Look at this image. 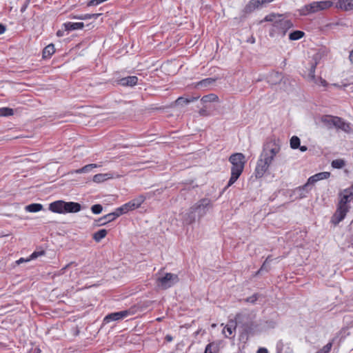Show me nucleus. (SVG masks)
Listing matches in <instances>:
<instances>
[{"label":"nucleus","mask_w":353,"mask_h":353,"mask_svg":"<svg viewBox=\"0 0 353 353\" xmlns=\"http://www.w3.org/2000/svg\"><path fill=\"white\" fill-rule=\"evenodd\" d=\"M212 207L213 204L210 199L203 198L199 200L183 214L182 219L183 223L190 225L196 220H200Z\"/></svg>","instance_id":"obj_1"},{"label":"nucleus","mask_w":353,"mask_h":353,"mask_svg":"<svg viewBox=\"0 0 353 353\" xmlns=\"http://www.w3.org/2000/svg\"><path fill=\"white\" fill-rule=\"evenodd\" d=\"M353 201V192L350 189H345L340 194V201L338 208L332 218L334 225L339 223L346 216L349 211V203Z\"/></svg>","instance_id":"obj_2"},{"label":"nucleus","mask_w":353,"mask_h":353,"mask_svg":"<svg viewBox=\"0 0 353 353\" xmlns=\"http://www.w3.org/2000/svg\"><path fill=\"white\" fill-rule=\"evenodd\" d=\"M229 161L232 164L231 176L227 187L231 186L237 181L242 174L246 163L245 155L239 152L232 154L229 158Z\"/></svg>","instance_id":"obj_3"},{"label":"nucleus","mask_w":353,"mask_h":353,"mask_svg":"<svg viewBox=\"0 0 353 353\" xmlns=\"http://www.w3.org/2000/svg\"><path fill=\"white\" fill-rule=\"evenodd\" d=\"M333 6V2L331 1H313L311 3L305 5L301 8L298 12L301 16H307L311 14H314L320 11L325 10Z\"/></svg>","instance_id":"obj_4"},{"label":"nucleus","mask_w":353,"mask_h":353,"mask_svg":"<svg viewBox=\"0 0 353 353\" xmlns=\"http://www.w3.org/2000/svg\"><path fill=\"white\" fill-rule=\"evenodd\" d=\"M179 281V276L176 274L159 272L156 274V285L161 290H167L176 284Z\"/></svg>","instance_id":"obj_5"},{"label":"nucleus","mask_w":353,"mask_h":353,"mask_svg":"<svg viewBox=\"0 0 353 353\" xmlns=\"http://www.w3.org/2000/svg\"><path fill=\"white\" fill-rule=\"evenodd\" d=\"M274 157L273 155L263 152L255 169L256 177L261 178L264 175L274 161Z\"/></svg>","instance_id":"obj_6"},{"label":"nucleus","mask_w":353,"mask_h":353,"mask_svg":"<svg viewBox=\"0 0 353 353\" xmlns=\"http://www.w3.org/2000/svg\"><path fill=\"white\" fill-rule=\"evenodd\" d=\"M267 80L270 85H278L281 88L292 85L288 79L278 72H270L267 77Z\"/></svg>","instance_id":"obj_7"},{"label":"nucleus","mask_w":353,"mask_h":353,"mask_svg":"<svg viewBox=\"0 0 353 353\" xmlns=\"http://www.w3.org/2000/svg\"><path fill=\"white\" fill-rule=\"evenodd\" d=\"M145 196L141 194L130 201L125 203L122 206L118 208V211L121 214H126L129 211L134 210L139 208L141 204L145 201Z\"/></svg>","instance_id":"obj_8"},{"label":"nucleus","mask_w":353,"mask_h":353,"mask_svg":"<svg viewBox=\"0 0 353 353\" xmlns=\"http://www.w3.org/2000/svg\"><path fill=\"white\" fill-rule=\"evenodd\" d=\"M132 314L133 312L130 310L111 313L104 318V321L109 323L110 321L121 320Z\"/></svg>","instance_id":"obj_9"},{"label":"nucleus","mask_w":353,"mask_h":353,"mask_svg":"<svg viewBox=\"0 0 353 353\" xmlns=\"http://www.w3.org/2000/svg\"><path fill=\"white\" fill-rule=\"evenodd\" d=\"M274 27L281 30L285 34L288 30L293 27V23L290 20L281 17L278 21H275Z\"/></svg>","instance_id":"obj_10"},{"label":"nucleus","mask_w":353,"mask_h":353,"mask_svg":"<svg viewBox=\"0 0 353 353\" xmlns=\"http://www.w3.org/2000/svg\"><path fill=\"white\" fill-rule=\"evenodd\" d=\"M116 85L132 87L138 84V78L136 76H129L116 81ZM113 85L115 86V84Z\"/></svg>","instance_id":"obj_11"},{"label":"nucleus","mask_w":353,"mask_h":353,"mask_svg":"<svg viewBox=\"0 0 353 353\" xmlns=\"http://www.w3.org/2000/svg\"><path fill=\"white\" fill-rule=\"evenodd\" d=\"M281 150V144L279 141H273L270 142L263 150V152L268 154L276 156Z\"/></svg>","instance_id":"obj_12"},{"label":"nucleus","mask_w":353,"mask_h":353,"mask_svg":"<svg viewBox=\"0 0 353 353\" xmlns=\"http://www.w3.org/2000/svg\"><path fill=\"white\" fill-rule=\"evenodd\" d=\"M236 321L235 320H230L228 323L224 325L222 333L225 337L230 338L232 335L235 332L236 328Z\"/></svg>","instance_id":"obj_13"},{"label":"nucleus","mask_w":353,"mask_h":353,"mask_svg":"<svg viewBox=\"0 0 353 353\" xmlns=\"http://www.w3.org/2000/svg\"><path fill=\"white\" fill-rule=\"evenodd\" d=\"M121 215L122 214L118 211V208H117L114 212L101 217L99 219V222H100L99 225H104L106 223L114 221Z\"/></svg>","instance_id":"obj_14"},{"label":"nucleus","mask_w":353,"mask_h":353,"mask_svg":"<svg viewBox=\"0 0 353 353\" xmlns=\"http://www.w3.org/2000/svg\"><path fill=\"white\" fill-rule=\"evenodd\" d=\"M49 210L53 212L59 214L65 213V201L59 200L51 203L49 205Z\"/></svg>","instance_id":"obj_15"},{"label":"nucleus","mask_w":353,"mask_h":353,"mask_svg":"<svg viewBox=\"0 0 353 353\" xmlns=\"http://www.w3.org/2000/svg\"><path fill=\"white\" fill-rule=\"evenodd\" d=\"M330 176V172H323L317 173L312 176H310L307 179V183L311 185L316 183L319 181L328 179Z\"/></svg>","instance_id":"obj_16"},{"label":"nucleus","mask_w":353,"mask_h":353,"mask_svg":"<svg viewBox=\"0 0 353 353\" xmlns=\"http://www.w3.org/2000/svg\"><path fill=\"white\" fill-rule=\"evenodd\" d=\"M334 127L341 129L345 132H350L351 131L350 125L338 117H335Z\"/></svg>","instance_id":"obj_17"},{"label":"nucleus","mask_w":353,"mask_h":353,"mask_svg":"<svg viewBox=\"0 0 353 353\" xmlns=\"http://www.w3.org/2000/svg\"><path fill=\"white\" fill-rule=\"evenodd\" d=\"M336 6L345 11L352 10L353 0H338Z\"/></svg>","instance_id":"obj_18"},{"label":"nucleus","mask_w":353,"mask_h":353,"mask_svg":"<svg viewBox=\"0 0 353 353\" xmlns=\"http://www.w3.org/2000/svg\"><path fill=\"white\" fill-rule=\"evenodd\" d=\"M81 210V205L75 202L65 201V213H74Z\"/></svg>","instance_id":"obj_19"},{"label":"nucleus","mask_w":353,"mask_h":353,"mask_svg":"<svg viewBox=\"0 0 353 353\" xmlns=\"http://www.w3.org/2000/svg\"><path fill=\"white\" fill-rule=\"evenodd\" d=\"M259 1L258 0H251L244 8L243 10V12L245 15L251 13L256 8L259 7Z\"/></svg>","instance_id":"obj_20"},{"label":"nucleus","mask_w":353,"mask_h":353,"mask_svg":"<svg viewBox=\"0 0 353 353\" xmlns=\"http://www.w3.org/2000/svg\"><path fill=\"white\" fill-rule=\"evenodd\" d=\"M220 350V342L214 341L208 344L204 353H218Z\"/></svg>","instance_id":"obj_21"},{"label":"nucleus","mask_w":353,"mask_h":353,"mask_svg":"<svg viewBox=\"0 0 353 353\" xmlns=\"http://www.w3.org/2000/svg\"><path fill=\"white\" fill-rule=\"evenodd\" d=\"M309 185L310 184L307 182L304 185L296 188L294 191V194H296L299 199L305 197L308 193L307 188Z\"/></svg>","instance_id":"obj_22"},{"label":"nucleus","mask_w":353,"mask_h":353,"mask_svg":"<svg viewBox=\"0 0 353 353\" xmlns=\"http://www.w3.org/2000/svg\"><path fill=\"white\" fill-rule=\"evenodd\" d=\"M63 26L65 27V30L70 31V30L82 29L84 26V24L82 22H77V23L68 22V23H65L63 24Z\"/></svg>","instance_id":"obj_23"},{"label":"nucleus","mask_w":353,"mask_h":353,"mask_svg":"<svg viewBox=\"0 0 353 353\" xmlns=\"http://www.w3.org/2000/svg\"><path fill=\"white\" fill-rule=\"evenodd\" d=\"M335 117L330 115H325L321 117V121L325 125V127L330 129L334 127Z\"/></svg>","instance_id":"obj_24"},{"label":"nucleus","mask_w":353,"mask_h":353,"mask_svg":"<svg viewBox=\"0 0 353 353\" xmlns=\"http://www.w3.org/2000/svg\"><path fill=\"white\" fill-rule=\"evenodd\" d=\"M55 52V48L53 44H49L43 50V57L47 59L51 57Z\"/></svg>","instance_id":"obj_25"},{"label":"nucleus","mask_w":353,"mask_h":353,"mask_svg":"<svg viewBox=\"0 0 353 353\" xmlns=\"http://www.w3.org/2000/svg\"><path fill=\"white\" fill-rule=\"evenodd\" d=\"M108 234V232L105 229H101L94 233L93 239L96 242H99L101 239L105 238Z\"/></svg>","instance_id":"obj_26"},{"label":"nucleus","mask_w":353,"mask_h":353,"mask_svg":"<svg viewBox=\"0 0 353 353\" xmlns=\"http://www.w3.org/2000/svg\"><path fill=\"white\" fill-rule=\"evenodd\" d=\"M110 178H112V176H110V174H97L93 176V181L95 183H101Z\"/></svg>","instance_id":"obj_27"},{"label":"nucleus","mask_w":353,"mask_h":353,"mask_svg":"<svg viewBox=\"0 0 353 353\" xmlns=\"http://www.w3.org/2000/svg\"><path fill=\"white\" fill-rule=\"evenodd\" d=\"M43 205L39 203H32L26 206V210L30 212H37L41 210Z\"/></svg>","instance_id":"obj_28"},{"label":"nucleus","mask_w":353,"mask_h":353,"mask_svg":"<svg viewBox=\"0 0 353 353\" xmlns=\"http://www.w3.org/2000/svg\"><path fill=\"white\" fill-rule=\"evenodd\" d=\"M215 81H216V79L214 78H207V79H203V80L199 81L196 83V86H201V87L211 86V85H214Z\"/></svg>","instance_id":"obj_29"},{"label":"nucleus","mask_w":353,"mask_h":353,"mask_svg":"<svg viewBox=\"0 0 353 353\" xmlns=\"http://www.w3.org/2000/svg\"><path fill=\"white\" fill-rule=\"evenodd\" d=\"M218 99H219V97L216 94H210L203 96L202 97L201 101L203 104H205L206 103H208V102L216 101H218Z\"/></svg>","instance_id":"obj_30"},{"label":"nucleus","mask_w":353,"mask_h":353,"mask_svg":"<svg viewBox=\"0 0 353 353\" xmlns=\"http://www.w3.org/2000/svg\"><path fill=\"white\" fill-rule=\"evenodd\" d=\"M304 36V32L300 30H295L289 34V39L292 41L299 40Z\"/></svg>","instance_id":"obj_31"},{"label":"nucleus","mask_w":353,"mask_h":353,"mask_svg":"<svg viewBox=\"0 0 353 353\" xmlns=\"http://www.w3.org/2000/svg\"><path fill=\"white\" fill-rule=\"evenodd\" d=\"M97 167V164H94V163L89 164V165L83 166V168H81L80 169L76 170L73 171L72 172H74V173L88 172H90L92 168H94Z\"/></svg>","instance_id":"obj_32"},{"label":"nucleus","mask_w":353,"mask_h":353,"mask_svg":"<svg viewBox=\"0 0 353 353\" xmlns=\"http://www.w3.org/2000/svg\"><path fill=\"white\" fill-rule=\"evenodd\" d=\"M300 139L296 136H293L290 141V148L292 149H297L300 146Z\"/></svg>","instance_id":"obj_33"},{"label":"nucleus","mask_w":353,"mask_h":353,"mask_svg":"<svg viewBox=\"0 0 353 353\" xmlns=\"http://www.w3.org/2000/svg\"><path fill=\"white\" fill-rule=\"evenodd\" d=\"M281 17H282L281 14H276L274 13H271V14L265 16V17L264 18V19L263 21L273 22L274 25L275 21H278V19L281 18Z\"/></svg>","instance_id":"obj_34"},{"label":"nucleus","mask_w":353,"mask_h":353,"mask_svg":"<svg viewBox=\"0 0 353 353\" xmlns=\"http://www.w3.org/2000/svg\"><path fill=\"white\" fill-rule=\"evenodd\" d=\"M345 165L344 160L339 159L332 161V167L336 169H341Z\"/></svg>","instance_id":"obj_35"},{"label":"nucleus","mask_w":353,"mask_h":353,"mask_svg":"<svg viewBox=\"0 0 353 353\" xmlns=\"http://www.w3.org/2000/svg\"><path fill=\"white\" fill-rule=\"evenodd\" d=\"M195 99H196V97H189V98L179 97L176 100V103L178 105L186 104V103H190V102L194 101Z\"/></svg>","instance_id":"obj_36"},{"label":"nucleus","mask_w":353,"mask_h":353,"mask_svg":"<svg viewBox=\"0 0 353 353\" xmlns=\"http://www.w3.org/2000/svg\"><path fill=\"white\" fill-rule=\"evenodd\" d=\"M199 114L201 117H210L211 115V112L208 110V108L206 105H203L202 108H201L199 110Z\"/></svg>","instance_id":"obj_37"},{"label":"nucleus","mask_w":353,"mask_h":353,"mask_svg":"<svg viewBox=\"0 0 353 353\" xmlns=\"http://www.w3.org/2000/svg\"><path fill=\"white\" fill-rule=\"evenodd\" d=\"M270 261V256H268L265 261H264V263H263V265H261V268L256 272L255 275H258L261 272H262L263 271H266L268 272V270H269V268L268 266V263Z\"/></svg>","instance_id":"obj_38"},{"label":"nucleus","mask_w":353,"mask_h":353,"mask_svg":"<svg viewBox=\"0 0 353 353\" xmlns=\"http://www.w3.org/2000/svg\"><path fill=\"white\" fill-rule=\"evenodd\" d=\"M99 15H100V14H87L81 15V16H78V17H74L73 18L85 20V19H90L92 18L97 19Z\"/></svg>","instance_id":"obj_39"},{"label":"nucleus","mask_w":353,"mask_h":353,"mask_svg":"<svg viewBox=\"0 0 353 353\" xmlns=\"http://www.w3.org/2000/svg\"><path fill=\"white\" fill-rule=\"evenodd\" d=\"M14 113L13 110L9 108H0V117L1 116H10Z\"/></svg>","instance_id":"obj_40"},{"label":"nucleus","mask_w":353,"mask_h":353,"mask_svg":"<svg viewBox=\"0 0 353 353\" xmlns=\"http://www.w3.org/2000/svg\"><path fill=\"white\" fill-rule=\"evenodd\" d=\"M103 208L100 204H95L92 206L91 210L94 214H98L102 212Z\"/></svg>","instance_id":"obj_41"},{"label":"nucleus","mask_w":353,"mask_h":353,"mask_svg":"<svg viewBox=\"0 0 353 353\" xmlns=\"http://www.w3.org/2000/svg\"><path fill=\"white\" fill-rule=\"evenodd\" d=\"M44 251H41V252H34L30 256L29 258L26 259V261H30V260H32V259H37L38 256H41V255H43L44 254Z\"/></svg>","instance_id":"obj_42"},{"label":"nucleus","mask_w":353,"mask_h":353,"mask_svg":"<svg viewBox=\"0 0 353 353\" xmlns=\"http://www.w3.org/2000/svg\"><path fill=\"white\" fill-rule=\"evenodd\" d=\"M332 343L330 342L327 345L323 347L319 351L321 353H329L331 350Z\"/></svg>","instance_id":"obj_43"},{"label":"nucleus","mask_w":353,"mask_h":353,"mask_svg":"<svg viewBox=\"0 0 353 353\" xmlns=\"http://www.w3.org/2000/svg\"><path fill=\"white\" fill-rule=\"evenodd\" d=\"M315 68H316V63L312 64L311 68L310 69L308 77L310 78L312 80L314 79V72H315Z\"/></svg>","instance_id":"obj_44"},{"label":"nucleus","mask_w":353,"mask_h":353,"mask_svg":"<svg viewBox=\"0 0 353 353\" xmlns=\"http://www.w3.org/2000/svg\"><path fill=\"white\" fill-rule=\"evenodd\" d=\"M257 300V295L256 294H254L252 296H250L248 298L246 299V301L247 302H249V303H254Z\"/></svg>","instance_id":"obj_45"},{"label":"nucleus","mask_w":353,"mask_h":353,"mask_svg":"<svg viewBox=\"0 0 353 353\" xmlns=\"http://www.w3.org/2000/svg\"><path fill=\"white\" fill-rule=\"evenodd\" d=\"M258 1H259V4L261 6H263V5L266 4L268 3L272 2L274 0H258Z\"/></svg>","instance_id":"obj_46"},{"label":"nucleus","mask_w":353,"mask_h":353,"mask_svg":"<svg viewBox=\"0 0 353 353\" xmlns=\"http://www.w3.org/2000/svg\"><path fill=\"white\" fill-rule=\"evenodd\" d=\"M257 353H268V350L265 347H260L258 350H257Z\"/></svg>","instance_id":"obj_47"},{"label":"nucleus","mask_w":353,"mask_h":353,"mask_svg":"<svg viewBox=\"0 0 353 353\" xmlns=\"http://www.w3.org/2000/svg\"><path fill=\"white\" fill-rule=\"evenodd\" d=\"M6 30V27L3 24L0 23V34H3Z\"/></svg>","instance_id":"obj_48"},{"label":"nucleus","mask_w":353,"mask_h":353,"mask_svg":"<svg viewBox=\"0 0 353 353\" xmlns=\"http://www.w3.org/2000/svg\"><path fill=\"white\" fill-rule=\"evenodd\" d=\"M299 150L301 151V152H305L307 151V148L305 145H303V146H299Z\"/></svg>","instance_id":"obj_49"},{"label":"nucleus","mask_w":353,"mask_h":353,"mask_svg":"<svg viewBox=\"0 0 353 353\" xmlns=\"http://www.w3.org/2000/svg\"><path fill=\"white\" fill-rule=\"evenodd\" d=\"M172 339H173V338H172V336H170V335H167V336H165V340H166L168 342H170V341H172Z\"/></svg>","instance_id":"obj_50"},{"label":"nucleus","mask_w":353,"mask_h":353,"mask_svg":"<svg viewBox=\"0 0 353 353\" xmlns=\"http://www.w3.org/2000/svg\"><path fill=\"white\" fill-rule=\"evenodd\" d=\"M320 81H321V84L319 85H321V86H323V87H326L327 86V83H326V81L325 80L321 79Z\"/></svg>","instance_id":"obj_51"},{"label":"nucleus","mask_w":353,"mask_h":353,"mask_svg":"<svg viewBox=\"0 0 353 353\" xmlns=\"http://www.w3.org/2000/svg\"><path fill=\"white\" fill-rule=\"evenodd\" d=\"M349 58L350 61L353 63V50L350 52Z\"/></svg>","instance_id":"obj_52"},{"label":"nucleus","mask_w":353,"mask_h":353,"mask_svg":"<svg viewBox=\"0 0 353 353\" xmlns=\"http://www.w3.org/2000/svg\"><path fill=\"white\" fill-rule=\"evenodd\" d=\"M26 259H23V258H21V259H19L18 261H17V263L18 264H20V263H23V262H26Z\"/></svg>","instance_id":"obj_53"},{"label":"nucleus","mask_w":353,"mask_h":353,"mask_svg":"<svg viewBox=\"0 0 353 353\" xmlns=\"http://www.w3.org/2000/svg\"><path fill=\"white\" fill-rule=\"evenodd\" d=\"M57 35L58 37H61V36H63V34H62L61 31L59 30V31L57 32Z\"/></svg>","instance_id":"obj_54"},{"label":"nucleus","mask_w":353,"mask_h":353,"mask_svg":"<svg viewBox=\"0 0 353 353\" xmlns=\"http://www.w3.org/2000/svg\"><path fill=\"white\" fill-rule=\"evenodd\" d=\"M68 266H69V264H68V265H66V266H65V268H63L62 269V270H65Z\"/></svg>","instance_id":"obj_55"},{"label":"nucleus","mask_w":353,"mask_h":353,"mask_svg":"<svg viewBox=\"0 0 353 353\" xmlns=\"http://www.w3.org/2000/svg\"><path fill=\"white\" fill-rule=\"evenodd\" d=\"M212 327H216V324H212Z\"/></svg>","instance_id":"obj_56"},{"label":"nucleus","mask_w":353,"mask_h":353,"mask_svg":"<svg viewBox=\"0 0 353 353\" xmlns=\"http://www.w3.org/2000/svg\"><path fill=\"white\" fill-rule=\"evenodd\" d=\"M40 350L39 349L37 350L36 353H39Z\"/></svg>","instance_id":"obj_57"},{"label":"nucleus","mask_w":353,"mask_h":353,"mask_svg":"<svg viewBox=\"0 0 353 353\" xmlns=\"http://www.w3.org/2000/svg\"><path fill=\"white\" fill-rule=\"evenodd\" d=\"M316 353H321V352L319 351V352H316Z\"/></svg>","instance_id":"obj_58"},{"label":"nucleus","mask_w":353,"mask_h":353,"mask_svg":"<svg viewBox=\"0 0 353 353\" xmlns=\"http://www.w3.org/2000/svg\"><path fill=\"white\" fill-rule=\"evenodd\" d=\"M352 188H353V185H352Z\"/></svg>","instance_id":"obj_59"}]
</instances>
